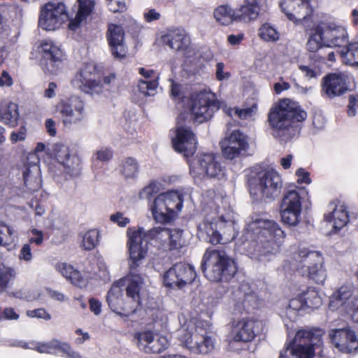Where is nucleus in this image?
I'll list each match as a JSON object with an SVG mask.
<instances>
[{"mask_svg":"<svg viewBox=\"0 0 358 358\" xmlns=\"http://www.w3.org/2000/svg\"><path fill=\"white\" fill-rule=\"evenodd\" d=\"M248 223L245 248L248 255L257 262L266 263L276 254L282 243L285 233L279 225L265 213H255Z\"/></svg>","mask_w":358,"mask_h":358,"instance_id":"f257e3e1","label":"nucleus"},{"mask_svg":"<svg viewBox=\"0 0 358 358\" xmlns=\"http://www.w3.org/2000/svg\"><path fill=\"white\" fill-rule=\"evenodd\" d=\"M306 117V112L297 103L285 99L271 109L268 121L275 129L274 136L287 141L294 134L292 124L303 121Z\"/></svg>","mask_w":358,"mask_h":358,"instance_id":"f03ea898","label":"nucleus"},{"mask_svg":"<svg viewBox=\"0 0 358 358\" xmlns=\"http://www.w3.org/2000/svg\"><path fill=\"white\" fill-rule=\"evenodd\" d=\"M169 231L170 229L162 227H154L148 231H145L143 228H139L138 230L129 229L127 244L131 268L137 269L141 260L145 257L149 241H153L155 244H159V247L166 250L167 241L170 237Z\"/></svg>","mask_w":358,"mask_h":358,"instance_id":"7ed1b4c3","label":"nucleus"},{"mask_svg":"<svg viewBox=\"0 0 358 358\" xmlns=\"http://www.w3.org/2000/svg\"><path fill=\"white\" fill-rule=\"evenodd\" d=\"M181 324L178 330V339L183 348L194 355H206L215 348V338L201 326L192 320H186L185 315L178 317Z\"/></svg>","mask_w":358,"mask_h":358,"instance_id":"20e7f679","label":"nucleus"},{"mask_svg":"<svg viewBox=\"0 0 358 358\" xmlns=\"http://www.w3.org/2000/svg\"><path fill=\"white\" fill-rule=\"evenodd\" d=\"M292 266L302 276L323 284L327 278L324 259L320 252L301 248L292 255Z\"/></svg>","mask_w":358,"mask_h":358,"instance_id":"39448f33","label":"nucleus"},{"mask_svg":"<svg viewBox=\"0 0 358 358\" xmlns=\"http://www.w3.org/2000/svg\"><path fill=\"white\" fill-rule=\"evenodd\" d=\"M201 269L210 281L217 282L224 278L229 279L236 273L234 261L223 250L207 249L203 255Z\"/></svg>","mask_w":358,"mask_h":358,"instance_id":"423d86ee","label":"nucleus"},{"mask_svg":"<svg viewBox=\"0 0 358 358\" xmlns=\"http://www.w3.org/2000/svg\"><path fill=\"white\" fill-rule=\"evenodd\" d=\"M143 284V277L137 273L136 269H133L129 263V274L119 280L115 282L109 291L108 292L106 300L110 309L118 315V308L122 305V287L127 285V296L131 298L136 303V307L140 305V290Z\"/></svg>","mask_w":358,"mask_h":358,"instance_id":"0eeeda50","label":"nucleus"},{"mask_svg":"<svg viewBox=\"0 0 358 358\" xmlns=\"http://www.w3.org/2000/svg\"><path fill=\"white\" fill-rule=\"evenodd\" d=\"M182 203V194L171 191L159 194L149 203L148 207L157 222L166 224L181 211Z\"/></svg>","mask_w":358,"mask_h":358,"instance_id":"6e6552de","label":"nucleus"},{"mask_svg":"<svg viewBox=\"0 0 358 358\" xmlns=\"http://www.w3.org/2000/svg\"><path fill=\"white\" fill-rule=\"evenodd\" d=\"M55 157L59 166L58 171H53V178L58 182L78 177L81 173V159L76 154H71L68 147L56 145Z\"/></svg>","mask_w":358,"mask_h":358,"instance_id":"1a4fd4ad","label":"nucleus"},{"mask_svg":"<svg viewBox=\"0 0 358 358\" xmlns=\"http://www.w3.org/2000/svg\"><path fill=\"white\" fill-rule=\"evenodd\" d=\"M282 187L280 176L273 169L262 171L250 181L251 194L269 199H273L280 193Z\"/></svg>","mask_w":358,"mask_h":358,"instance_id":"9d476101","label":"nucleus"},{"mask_svg":"<svg viewBox=\"0 0 358 358\" xmlns=\"http://www.w3.org/2000/svg\"><path fill=\"white\" fill-rule=\"evenodd\" d=\"M264 329L260 320L243 319L234 322L228 336V348L231 351H238L236 345L239 343L250 342L259 335Z\"/></svg>","mask_w":358,"mask_h":358,"instance_id":"9b49d317","label":"nucleus"},{"mask_svg":"<svg viewBox=\"0 0 358 358\" xmlns=\"http://www.w3.org/2000/svg\"><path fill=\"white\" fill-rule=\"evenodd\" d=\"M215 213L217 217L212 216L206 217L205 220L198 225V236L200 238L212 244H223L233 239L234 236L228 238H224L217 231V224H219V227L221 228L224 223H229V227L231 228V216L229 210L224 215L221 213L220 208H216Z\"/></svg>","mask_w":358,"mask_h":358,"instance_id":"f8f14e48","label":"nucleus"},{"mask_svg":"<svg viewBox=\"0 0 358 358\" xmlns=\"http://www.w3.org/2000/svg\"><path fill=\"white\" fill-rule=\"evenodd\" d=\"M322 331L320 329H302L296 331L294 341L288 343L292 347V353L296 357L301 353L306 358H313L315 347L322 344Z\"/></svg>","mask_w":358,"mask_h":358,"instance_id":"ddd939ff","label":"nucleus"},{"mask_svg":"<svg viewBox=\"0 0 358 358\" xmlns=\"http://www.w3.org/2000/svg\"><path fill=\"white\" fill-rule=\"evenodd\" d=\"M69 20L66 6L62 2H48L41 9L39 27L46 31H55Z\"/></svg>","mask_w":358,"mask_h":358,"instance_id":"4468645a","label":"nucleus"},{"mask_svg":"<svg viewBox=\"0 0 358 358\" xmlns=\"http://www.w3.org/2000/svg\"><path fill=\"white\" fill-rule=\"evenodd\" d=\"M218 108L213 94L200 92L192 96L190 111L194 122L202 123L210 120Z\"/></svg>","mask_w":358,"mask_h":358,"instance_id":"2eb2a0df","label":"nucleus"},{"mask_svg":"<svg viewBox=\"0 0 358 358\" xmlns=\"http://www.w3.org/2000/svg\"><path fill=\"white\" fill-rule=\"evenodd\" d=\"M190 169L196 174L209 178L220 179L225 176V168L222 165L220 157L213 153L200 154Z\"/></svg>","mask_w":358,"mask_h":358,"instance_id":"dca6fc26","label":"nucleus"},{"mask_svg":"<svg viewBox=\"0 0 358 358\" xmlns=\"http://www.w3.org/2000/svg\"><path fill=\"white\" fill-rule=\"evenodd\" d=\"M185 114H180L177 119V126L172 136V143L174 150L183 155L185 157L192 156L196 150V141L194 134L186 127H184L180 121L184 120Z\"/></svg>","mask_w":358,"mask_h":358,"instance_id":"f3484780","label":"nucleus"},{"mask_svg":"<svg viewBox=\"0 0 358 358\" xmlns=\"http://www.w3.org/2000/svg\"><path fill=\"white\" fill-rule=\"evenodd\" d=\"M196 278V272L189 264L178 263L164 274V283L168 287L181 289L191 284Z\"/></svg>","mask_w":358,"mask_h":358,"instance_id":"a211bd4d","label":"nucleus"},{"mask_svg":"<svg viewBox=\"0 0 358 358\" xmlns=\"http://www.w3.org/2000/svg\"><path fill=\"white\" fill-rule=\"evenodd\" d=\"M97 73L94 64H87L71 80L73 86L87 94H99L102 92L103 85L100 81L95 80Z\"/></svg>","mask_w":358,"mask_h":358,"instance_id":"6ab92c4d","label":"nucleus"},{"mask_svg":"<svg viewBox=\"0 0 358 358\" xmlns=\"http://www.w3.org/2000/svg\"><path fill=\"white\" fill-rule=\"evenodd\" d=\"M58 110L65 127L80 122L86 115L84 102L76 96L61 101Z\"/></svg>","mask_w":358,"mask_h":358,"instance_id":"aec40b11","label":"nucleus"},{"mask_svg":"<svg viewBox=\"0 0 358 358\" xmlns=\"http://www.w3.org/2000/svg\"><path fill=\"white\" fill-rule=\"evenodd\" d=\"M223 157L233 159L243 155L248 148L247 136L239 130L232 131L220 141Z\"/></svg>","mask_w":358,"mask_h":358,"instance_id":"412c9836","label":"nucleus"},{"mask_svg":"<svg viewBox=\"0 0 358 358\" xmlns=\"http://www.w3.org/2000/svg\"><path fill=\"white\" fill-rule=\"evenodd\" d=\"M141 351L148 354L160 353L169 346L166 337L152 331H143L135 336Z\"/></svg>","mask_w":358,"mask_h":358,"instance_id":"4be33fe9","label":"nucleus"},{"mask_svg":"<svg viewBox=\"0 0 358 358\" xmlns=\"http://www.w3.org/2000/svg\"><path fill=\"white\" fill-rule=\"evenodd\" d=\"M329 336L335 348L343 353H352L358 350V338L349 327L331 329Z\"/></svg>","mask_w":358,"mask_h":358,"instance_id":"5701e85b","label":"nucleus"},{"mask_svg":"<svg viewBox=\"0 0 358 358\" xmlns=\"http://www.w3.org/2000/svg\"><path fill=\"white\" fill-rule=\"evenodd\" d=\"M357 303L358 298L352 296L351 289L348 286H342L331 295L329 306L333 311L351 314Z\"/></svg>","mask_w":358,"mask_h":358,"instance_id":"b1692460","label":"nucleus"},{"mask_svg":"<svg viewBox=\"0 0 358 358\" xmlns=\"http://www.w3.org/2000/svg\"><path fill=\"white\" fill-rule=\"evenodd\" d=\"M39 157L35 154H27L23 166L24 184L30 192L37 191L41 186V178L38 164Z\"/></svg>","mask_w":358,"mask_h":358,"instance_id":"393cba45","label":"nucleus"},{"mask_svg":"<svg viewBox=\"0 0 358 358\" xmlns=\"http://www.w3.org/2000/svg\"><path fill=\"white\" fill-rule=\"evenodd\" d=\"M350 78L347 73H330L323 78L322 91L331 99L341 96L348 90Z\"/></svg>","mask_w":358,"mask_h":358,"instance_id":"a878e982","label":"nucleus"},{"mask_svg":"<svg viewBox=\"0 0 358 358\" xmlns=\"http://www.w3.org/2000/svg\"><path fill=\"white\" fill-rule=\"evenodd\" d=\"M326 47H341L348 43L346 29L334 22L322 23L319 25Z\"/></svg>","mask_w":358,"mask_h":358,"instance_id":"bb28decb","label":"nucleus"},{"mask_svg":"<svg viewBox=\"0 0 358 358\" xmlns=\"http://www.w3.org/2000/svg\"><path fill=\"white\" fill-rule=\"evenodd\" d=\"M280 7L287 18L295 24L306 20L313 12L309 0H281Z\"/></svg>","mask_w":358,"mask_h":358,"instance_id":"cd10ccee","label":"nucleus"},{"mask_svg":"<svg viewBox=\"0 0 358 358\" xmlns=\"http://www.w3.org/2000/svg\"><path fill=\"white\" fill-rule=\"evenodd\" d=\"M106 38L112 55L117 59L126 57L127 48L124 41V31L120 25H108Z\"/></svg>","mask_w":358,"mask_h":358,"instance_id":"c85d7f7f","label":"nucleus"},{"mask_svg":"<svg viewBox=\"0 0 358 358\" xmlns=\"http://www.w3.org/2000/svg\"><path fill=\"white\" fill-rule=\"evenodd\" d=\"M164 41L173 50L181 52L186 57L192 53L190 38L183 29L170 31L164 36Z\"/></svg>","mask_w":358,"mask_h":358,"instance_id":"c756f323","label":"nucleus"},{"mask_svg":"<svg viewBox=\"0 0 358 358\" xmlns=\"http://www.w3.org/2000/svg\"><path fill=\"white\" fill-rule=\"evenodd\" d=\"M261 7L257 0H244L238 8L235 9L236 22H250L257 19Z\"/></svg>","mask_w":358,"mask_h":358,"instance_id":"7c9ffc66","label":"nucleus"},{"mask_svg":"<svg viewBox=\"0 0 358 358\" xmlns=\"http://www.w3.org/2000/svg\"><path fill=\"white\" fill-rule=\"evenodd\" d=\"M18 120V106L16 103L8 101L0 103V120L3 124L15 127Z\"/></svg>","mask_w":358,"mask_h":358,"instance_id":"2f4dec72","label":"nucleus"},{"mask_svg":"<svg viewBox=\"0 0 358 358\" xmlns=\"http://www.w3.org/2000/svg\"><path fill=\"white\" fill-rule=\"evenodd\" d=\"M306 196L308 192L305 189L288 190L283 196L280 208L301 210V200Z\"/></svg>","mask_w":358,"mask_h":358,"instance_id":"473e14b6","label":"nucleus"},{"mask_svg":"<svg viewBox=\"0 0 358 358\" xmlns=\"http://www.w3.org/2000/svg\"><path fill=\"white\" fill-rule=\"evenodd\" d=\"M39 52L44 59L50 61L53 66L57 62H61L63 57L62 50L54 42L49 39L41 41L39 46Z\"/></svg>","mask_w":358,"mask_h":358,"instance_id":"72a5a7b5","label":"nucleus"},{"mask_svg":"<svg viewBox=\"0 0 358 358\" xmlns=\"http://www.w3.org/2000/svg\"><path fill=\"white\" fill-rule=\"evenodd\" d=\"M77 2L78 11L75 17L71 20L69 24V27L72 31H76L80 27L94 8V2L92 0H77Z\"/></svg>","mask_w":358,"mask_h":358,"instance_id":"f704fd0d","label":"nucleus"},{"mask_svg":"<svg viewBox=\"0 0 358 358\" xmlns=\"http://www.w3.org/2000/svg\"><path fill=\"white\" fill-rule=\"evenodd\" d=\"M327 222H333L332 227L335 232H337L349 221L348 213L343 205L335 206L334 210L324 215Z\"/></svg>","mask_w":358,"mask_h":358,"instance_id":"c9c22d12","label":"nucleus"},{"mask_svg":"<svg viewBox=\"0 0 358 358\" xmlns=\"http://www.w3.org/2000/svg\"><path fill=\"white\" fill-rule=\"evenodd\" d=\"M62 343L58 340H52L48 343H27L25 342H18L17 346H20L22 348L27 349H34L40 353H54L55 350L58 349H61V345Z\"/></svg>","mask_w":358,"mask_h":358,"instance_id":"e433bc0d","label":"nucleus"},{"mask_svg":"<svg viewBox=\"0 0 358 358\" xmlns=\"http://www.w3.org/2000/svg\"><path fill=\"white\" fill-rule=\"evenodd\" d=\"M214 17L217 22L222 25H229L236 21L235 10L227 5L217 7L214 11Z\"/></svg>","mask_w":358,"mask_h":358,"instance_id":"4c0bfd02","label":"nucleus"},{"mask_svg":"<svg viewBox=\"0 0 358 358\" xmlns=\"http://www.w3.org/2000/svg\"><path fill=\"white\" fill-rule=\"evenodd\" d=\"M99 238L100 234L97 229L88 230L83 236L80 247L85 250H92L99 245Z\"/></svg>","mask_w":358,"mask_h":358,"instance_id":"58836bf2","label":"nucleus"},{"mask_svg":"<svg viewBox=\"0 0 358 358\" xmlns=\"http://www.w3.org/2000/svg\"><path fill=\"white\" fill-rule=\"evenodd\" d=\"M120 172L125 178H134L138 172V164L133 157L125 158L120 166Z\"/></svg>","mask_w":358,"mask_h":358,"instance_id":"ea45409f","label":"nucleus"},{"mask_svg":"<svg viewBox=\"0 0 358 358\" xmlns=\"http://www.w3.org/2000/svg\"><path fill=\"white\" fill-rule=\"evenodd\" d=\"M301 299L307 308H317L322 304V299L317 292L313 288H308L306 292L301 294Z\"/></svg>","mask_w":358,"mask_h":358,"instance_id":"a19ab883","label":"nucleus"},{"mask_svg":"<svg viewBox=\"0 0 358 358\" xmlns=\"http://www.w3.org/2000/svg\"><path fill=\"white\" fill-rule=\"evenodd\" d=\"M170 237L168 239L166 244V250H173L182 248L185 241L182 237V231L174 229L169 231Z\"/></svg>","mask_w":358,"mask_h":358,"instance_id":"79ce46f5","label":"nucleus"},{"mask_svg":"<svg viewBox=\"0 0 358 358\" xmlns=\"http://www.w3.org/2000/svg\"><path fill=\"white\" fill-rule=\"evenodd\" d=\"M341 53L345 64L358 66V43H350L347 50Z\"/></svg>","mask_w":358,"mask_h":358,"instance_id":"37998d69","label":"nucleus"},{"mask_svg":"<svg viewBox=\"0 0 358 358\" xmlns=\"http://www.w3.org/2000/svg\"><path fill=\"white\" fill-rule=\"evenodd\" d=\"M320 26L318 25L315 29V32L312 34L307 42V49L312 52L317 51L320 48L324 46L323 37Z\"/></svg>","mask_w":358,"mask_h":358,"instance_id":"c03bdc74","label":"nucleus"},{"mask_svg":"<svg viewBox=\"0 0 358 358\" xmlns=\"http://www.w3.org/2000/svg\"><path fill=\"white\" fill-rule=\"evenodd\" d=\"M282 221L290 226H296L300 221L301 210L280 208Z\"/></svg>","mask_w":358,"mask_h":358,"instance_id":"a18cd8bd","label":"nucleus"},{"mask_svg":"<svg viewBox=\"0 0 358 358\" xmlns=\"http://www.w3.org/2000/svg\"><path fill=\"white\" fill-rule=\"evenodd\" d=\"M258 34L263 40L271 42L278 41L280 36L276 29L269 24H264L259 29Z\"/></svg>","mask_w":358,"mask_h":358,"instance_id":"49530a36","label":"nucleus"},{"mask_svg":"<svg viewBox=\"0 0 358 358\" xmlns=\"http://www.w3.org/2000/svg\"><path fill=\"white\" fill-rule=\"evenodd\" d=\"M14 231L0 220V246L8 245L14 241Z\"/></svg>","mask_w":358,"mask_h":358,"instance_id":"de8ad7c7","label":"nucleus"},{"mask_svg":"<svg viewBox=\"0 0 358 358\" xmlns=\"http://www.w3.org/2000/svg\"><path fill=\"white\" fill-rule=\"evenodd\" d=\"M158 83L155 80L145 81L139 80L138 88L140 93L145 96H154L157 87Z\"/></svg>","mask_w":358,"mask_h":358,"instance_id":"09e8293b","label":"nucleus"},{"mask_svg":"<svg viewBox=\"0 0 358 358\" xmlns=\"http://www.w3.org/2000/svg\"><path fill=\"white\" fill-rule=\"evenodd\" d=\"M159 183L156 181H152L140 191L138 197L141 199L149 200L153 195L159 193Z\"/></svg>","mask_w":358,"mask_h":358,"instance_id":"8fccbe9b","label":"nucleus"},{"mask_svg":"<svg viewBox=\"0 0 358 358\" xmlns=\"http://www.w3.org/2000/svg\"><path fill=\"white\" fill-rule=\"evenodd\" d=\"M256 111V106H252L245 108H230L228 110V113L230 116L236 115L242 120H246L252 117Z\"/></svg>","mask_w":358,"mask_h":358,"instance_id":"3c124183","label":"nucleus"},{"mask_svg":"<svg viewBox=\"0 0 358 358\" xmlns=\"http://www.w3.org/2000/svg\"><path fill=\"white\" fill-rule=\"evenodd\" d=\"M13 276V271L4 265H0V287H6Z\"/></svg>","mask_w":358,"mask_h":358,"instance_id":"603ef678","label":"nucleus"},{"mask_svg":"<svg viewBox=\"0 0 358 358\" xmlns=\"http://www.w3.org/2000/svg\"><path fill=\"white\" fill-rule=\"evenodd\" d=\"M109 10L113 13H122L127 10L125 0H106Z\"/></svg>","mask_w":358,"mask_h":358,"instance_id":"864d4df0","label":"nucleus"},{"mask_svg":"<svg viewBox=\"0 0 358 358\" xmlns=\"http://www.w3.org/2000/svg\"><path fill=\"white\" fill-rule=\"evenodd\" d=\"M55 268L59 271L64 278L69 280L71 278L75 270L73 266L64 262L57 263Z\"/></svg>","mask_w":358,"mask_h":358,"instance_id":"5fc2aeb1","label":"nucleus"},{"mask_svg":"<svg viewBox=\"0 0 358 358\" xmlns=\"http://www.w3.org/2000/svg\"><path fill=\"white\" fill-rule=\"evenodd\" d=\"M304 306L305 305L303 301L301 299V294H300L298 298L292 299L290 300L287 309V313H291L292 311H294V315H295L296 311L302 309Z\"/></svg>","mask_w":358,"mask_h":358,"instance_id":"6e6d98bb","label":"nucleus"},{"mask_svg":"<svg viewBox=\"0 0 358 358\" xmlns=\"http://www.w3.org/2000/svg\"><path fill=\"white\" fill-rule=\"evenodd\" d=\"M27 315L29 317L41 318L45 320H50L51 319V315L44 308L28 310Z\"/></svg>","mask_w":358,"mask_h":358,"instance_id":"4d7b16f0","label":"nucleus"},{"mask_svg":"<svg viewBox=\"0 0 358 358\" xmlns=\"http://www.w3.org/2000/svg\"><path fill=\"white\" fill-rule=\"evenodd\" d=\"M96 159L101 162H108L113 157V152L107 148L98 150L94 154Z\"/></svg>","mask_w":358,"mask_h":358,"instance_id":"13d9d810","label":"nucleus"},{"mask_svg":"<svg viewBox=\"0 0 358 358\" xmlns=\"http://www.w3.org/2000/svg\"><path fill=\"white\" fill-rule=\"evenodd\" d=\"M110 220L113 223H116L121 227H125L129 223L130 220L128 217H124L123 214L120 212L112 214Z\"/></svg>","mask_w":358,"mask_h":358,"instance_id":"bf43d9fd","label":"nucleus"},{"mask_svg":"<svg viewBox=\"0 0 358 358\" xmlns=\"http://www.w3.org/2000/svg\"><path fill=\"white\" fill-rule=\"evenodd\" d=\"M27 129L24 127H21L17 131H13L10 134V140L12 143H16L18 141H23L26 138Z\"/></svg>","mask_w":358,"mask_h":358,"instance_id":"052dcab7","label":"nucleus"},{"mask_svg":"<svg viewBox=\"0 0 358 358\" xmlns=\"http://www.w3.org/2000/svg\"><path fill=\"white\" fill-rule=\"evenodd\" d=\"M69 280L74 285L79 287H84L87 285V280L82 276L81 273L75 270Z\"/></svg>","mask_w":358,"mask_h":358,"instance_id":"680f3d73","label":"nucleus"},{"mask_svg":"<svg viewBox=\"0 0 358 358\" xmlns=\"http://www.w3.org/2000/svg\"><path fill=\"white\" fill-rule=\"evenodd\" d=\"M224 64L222 62H218L216 64V78L219 81L228 80L231 77V74L229 72L224 71Z\"/></svg>","mask_w":358,"mask_h":358,"instance_id":"e2e57ef3","label":"nucleus"},{"mask_svg":"<svg viewBox=\"0 0 358 358\" xmlns=\"http://www.w3.org/2000/svg\"><path fill=\"white\" fill-rule=\"evenodd\" d=\"M32 237L29 238V243H35L36 245H40L43 242V232L37 229H32L31 230Z\"/></svg>","mask_w":358,"mask_h":358,"instance_id":"0e129e2a","label":"nucleus"},{"mask_svg":"<svg viewBox=\"0 0 358 358\" xmlns=\"http://www.w3.org/2000/svg\"><path fill=\"white\" fill-rule=\"evenodd\" d=\"M19 258L25 262L32 259L31 248L29 243L24 244L20 252Z\"/></svg>","mask_w":358,"mask_h":358,"instance_id":"69168bd1","label":"nucleus"},{"mask_svg":"<svg viewBox=\"0 0 358 358\" xmlns=\"http://www.w3.org/2000/svg\"><path fill=\"white\" fill-rule=\"evenodd\" d=\"M292 347L291 345L285 344L284 348L280 351L279 358H306L305 355L301 353V356L296 357L295 355L292 353Z\"/></svg>","mask_w":358,"mask_h":358,"instance_id":"338daca9","label":"nucleus"},{"mask_svg":"<svg viewBox=\"0 0 358 358\" xmlns=\"http://www.w3.org/2000/svg\"><path fill=\"white\" fill-rule=\"evenodd\" d=\"M60 350L63 352L68 358H83L78 352L73 351L66 343H62Z\"/></svg>","mask_w":358,"mask_h":358,"instance_id":"774afa93","label":"nucleus"}]
</instances>
